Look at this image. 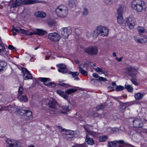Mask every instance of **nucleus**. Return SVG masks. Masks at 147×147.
<instances>
[{
	"label": "nucleus",
	"mask_w": 147,
	"mask_h": 147,
	"mask_svg": "<svg viewBox=\"0 0 147 147\" xmlns=\"http://www.w3.org/2000/svg\"><path fill=\"white\" fill-rule=\"evenodd\" d=\"M96 81H98L97 79L93 78L91 79L90 81V83L94 86H96V84L97 83Z\"/></svg>",
	"instance_id": "nucleus-47"
},
{
	"label": "nucleus",
	"mask_w": 147,
	"mask_h": 147,
	"mask_svg": "<svg viewBox=\"0 0 147 147\" xmlns=\"http://www.w3.org/2000/svg\"><path fill=\"white\" fill-rule=\"evenodd\" d=\"M59 69L58 71L63 74L67 73L69 71L68 69L66 68V66L62 64H59L57 65Z\"/></svg>",
	"instance_id": "nucleus-15"
},
{
	"label": "nucleus",
	"mask_w": 147,
	"mask_h": 147,
	"mask_svg": "<svg viewBox=\"0 0 147 147\" xmlns=\"http://www.w3.org/2000/svg\"><path fill=\"white\" fill-rule=\"evenodd\" d=\"M108 138V137L106 135H102L99 137V140L100 142H105Z\"/></svg>",
	"instance_id": "nucleus-31"
},
{
	"label": "nucleus",
	"mask_w": 147,
	"mask_h": 147,
	"mask_svg": "<svg viewBox=\"0 0 147 147\" xmlns=\"http://www.w3.org/2000/svg\"><path fill=\"white\" fill-rule=\"evenodd\" d=\"M125 88L129 92H132L133 91V88L131 85H125Z\"/></svg>",
	"instance_id": "nucleus-40"
},
{
	"label": "nucleus",
	"mask_w": 147,
	"mask_h": 147,
	"mask_svg": "<svg viewBox=\"0 0 147 147\" xmlns=\"http://www.w3.org/2000/svg\"><path fill=\"white\" fill-rule=\"evenodd\" d=\"M16 28L14 27V26H12V28L11 31L13 32V35L14 36L16 35L17 34L16 33L14 32V31H16Z\"/></svg>",
	"instance_id": "nucleus-52"
},
{
	"label": "nucleus",
	"mask_w": 147,
	"mask_h": 147,
	"mask_svg": "<svg viewBox=\"0 0 147 147\" xmlns=\"http://www.w3.org/2000/svg\"><path fill=\"white\" fill-rule=\"evenodd\" d=\"M79 71L80 73L84 76H87L88 72L84 70L81 66L79 67Z\"/></svg>",
	"instance_id": "nucleus-34"
},
{
	"label": "nucleus",
	"mask_w": 147,
	"mask_h": 147,
	"mask_svg": "<svg viewBox=\"0 0 147 147\" xmlns=\"http://www.w3.org/2000/svg\"><path fill=\"white\" fill-rule=\"evenodd\" d=\"M20 114L23 116V118L26 120L29 119L30 117L32 115V113L31 111L23 109H22L20 112Z\"/></svg>",
	"instance_id": "nucleus-7"
},
{
	"label": "nucleus",
	"mask_w": 147,
	"mask_h": 147,
	"mask_svg": "<svg viewBox=\"0 0 147 147\" xmlns=\"http://www.w3.org/2000/svg\"><path fill=\"white\" fill-rule=\"evenodd\" d=\"M22 3V0H16L14 2H13L11 6V8H15L17 7Z\"/></svg>",
	"instance_id": "nucleus-22"
},
{
	"label": "nucleus",
	"mask_w": 147,
	"mask_h": 147,
	"mask_svg": "<svg viewBox=\"0 0 147 147\" xmlns=\"http://www.w3.org/2000/svg\"><path fill=\"white\" fill-rule=\"evenodd\" d=\"M72 30L70 27L63 28L61 29V34L64 38H67L71 33Z\"/></svg>",
	"instance_id": "nucleus-8"
},
{
	"label": "nucleus",
	"mask_w": 147,
	"mask_h": 147,
	"mask_svg": "<svg viewBox=\"0 0 147 147\" xmlns=\"http://www.w3.org/2000/svg\"><path fill=\"white\" fill-rule=\"evenodd\" d=\"M102 74H103L105 76H107L108 73L107 71H106L105 70L103 69L102 72Z\"/></svg>",
	"instance_id": "nucleus-61"
},
{
	"label": "nucleus",
	"mask_w": 147,
	"mask_h": 147,
	"mask_svg": "<svg viewBox=\"0 0 147 147\" xmlns=\"http://www.w3.org/2000/svg\"><path fill=\"white\" fill-rule=\"evenodd\" d=\"M58 111L57 113H59L66 114V112H68L70 110V107L67 106H58Z\"/></svg>",
	"instance_id": "nucleus-11"
},
{
	"label": "nucleus",
	"mask_w": 147,
	"mask_h": 147,
	"mask_svg": "<svg viewBox=\"0 0 147 147\" xmlns=\"http://www.w3.org/2000/svg\"><path fill=\"white\" fill-rule=\"evenodd\" d=\"M34 15L36 17L42 18H45L47 15L46 13L42 11H38L35 12L34 13Z\"/></svg>",
	"instance_id": "nucleus-19"
},
{
	"label": "nucleus",
	"mask_w": 147,
	"mask_h": 147,
	"mask_svg": "<svg viewBox=\"0 0 147 147\" xmlns=\"http://www.w3.org/2000/svg\"><path fill=\"white\" fill-rule=\"evenodd\" d=\"M99 34V33H98L96 29V30L94 32L93 34V36L94 37L96 38L98 36Z\"/></svg>",
	"instance_id": "nucleus-49"
},
{
	"label": "nucleus",
	"mask_w": 147,
	"mask_h": 147,
	"mask_svg": "<svg viewBox=\"0 0 147 147\" xmlns=\"http://www.w3.org/2000/svg\"><path fill=\"white\" fill-rule=\"evenodd\" d=\"M7 65V63L5 61H0V71L3 70Z\"/></svg>",
	"instance_id": "nucleus-29"
},
{
	"label": "nucleus",
	"mask_w": 147,
	"mask_h": 147,
	"mask_svg": "<svg viewBox=\"0 0 147 147\" xmlns=\"http://www.w3.org/2000/svg\"><path fill=\"white\" fill-rule=\"evenodd\" d=\"M26 54V57L27 58H29V57H30L31 59L32 60V59L33 58V57H32L30 55H29L27 53H25Z\"/></svg>",
	"instance_id": "nucleus-58"
},
{
	"label": "nucleus",
	"mask_w": 147,
	"mask_h": 147,
	"mask_svg": "<svg viewBox=\"0 0 147 147\" xmlns=\"http://www.w3.org/2000/svg\"><path fill=\"white\" fill-rule=\"evenodd\" d=\"M103 69L102 68H100L99 67H97L95 69V71L98 73L100 74H102V72Z\"/></svg>",
	"instance_id": "nucleus-45"
},
{
	"label": "nucleus",
	"mask_w": 147,
	"mask_h": 147,
	"mask_svg": "<svg viewBox=\"0 0 147 147\" xmlns=\"http://www.w3.org/2000/svg\"><path fill=\"white\" fill-rule=\"evenodd\" d=\"M88 13V11L87 8L86 7H84L83 8V15L86 16L87 15Z\"/></svg>",
	"instance_id": "nucleus-46"
},
{
	"label": "nucleus",
	"mask_w": 147,
	"mask_h": 147,
	"mask_svg": "<svg viewBox=\"0 0 147 147\" xmlns=\"http://www.w3.org/2000/svg\"><path fill=\"white\" fill-rule=\"evenodd\" d=\"M125 72L128 75L132 77L137 74L138 69L135 67H129L125 69Z\"/></svg>",
	"instance_id": "nucleus-6"
},
{
	"label": "nucleus",
	"mask_w": 147,
	"mask_h": 147,
	"mask_svg": "<svg viewBox=\"0 0 147 147\" xmlns=\"http://www.w3.org/2000/svg\"><path fill=\"white\" fill-rule=\"evenodd\" d=\"M92 76L94 78H99L100 77L99 75L96 73L93 74Z\"/></svg>",
	"instance_id": "nucleus-57"
},
{
	"label": "nucleus",
	"mask_w": 147,
	"mask_h": 147,
	"mask_svg": "<svg viewBox=\"0 0 147 147\" xmlns=\"http://www.w3.org/2000/svg\"><path fill=\"white\" fill-rule=\"evenodd\" d=\"M113 87L109 86H108L107 87V89L109 90L110 91H112L113 90H114L113 89Z\"/></svg>",
	"instance_id": "nucleus-63"
},
{
	"label": "nucleus",
	"mask_w": 147,
	"mask_h": 147,
	"mask_svg": "<svg viewBox=\"0 0 147 147\" xmlns=\"http://www.w3.org/2000/svg\"><path fill=\"white\" fill-rule=\"evenodd\" d=\"M117 143L118 144H125V142L122 140L114 141L109 142L108 143V145L109 147H117Z\"/></svg>",
	"instance_id": "nucleus-12"
},
{
	"label": "nucleus",
	"mask_w": 147,
	"mask_h": 147,
	"mask_svg": "<svg viewBox=\"0 0 147 147\" xmlns=\"http://www.w3.org/2000/svg\"><path fill=\"white\" fill-rule=\"evenodd\" d=\"M18 100L20 102H27L28 101V99L25 95H21L17 96Z\"/></svg>",
	"instance_id": "nucleus-21"
},
{
	"label": "nucleus",
	"mask_w": 147,
	"mask_h": 147,
	"mask_svg": "<svg viewBox=\"0 0 147 147\" xmlns=\"http://www.w3.org/2000/svg\"><path fill=\"white\" fill-rule=\"evenodd\" d=\"M87 132L88 133V135L93 136L95 137L97 135V133L96 132L93 131L87 130Z\"/></svg>",
	"instance_id": "nucleus-41"
},
{
	"label": "nucleus",
	"mask_w": 147,
	"mask_h": 147,
	"mask_svg": "<svg viewBox=\"0 0 147 147\" xmlns=\"http://www.w3.org/2000/svg\"><path fill=\"white\" fill-rule=\"evenodd\" d=\"M69 6L71 7H74L76 6V4L74 0H69L68 2Z\"/></svg>",
	"instance_id": "nucleus-28"
},
{
	"label": "nucleus",
	"mask_w": 147,
	"mask_h": 147,
	"mask_svg": "<svg viewBox=\"0 0 147 147\" xmlns=\"http://www.w3.org/2000/svg\"><path fill=\"white\" fill-rule=\"evenodd\" d=\"M131 7L133 9L138 12L145 11V3L141 0H134L131 4Z\"/></svg>",
	"instance_id": "nucleus-1"
},
{
	"label": "nucleus",
	"mask_w": 147,
	"mask_h": 147,
	"mask_svg": "<svg viewBox=\"0 0 147 147\" xmlns=\"http://www.w3.org/2000/svg\"><path fill=\"white\" fill-rule=\"evenodd\" d=\"M143 93L138 92L135 94L134 97L135 99L137 100H141L144 96Z\"/></svg>",
	"instance_id": "nucleus-25"
},
{
	"label": "nucleus",
	"mask_w": 147,
	"mask_h": 147,
	"mask_svg": "<svg viewBox=\"0 0 147 147\" xmlns=\"http://www.w3.org/2000/svg\"><path fill=\"white\" fill-rule=\"evenodd\" d=\"M22 69L24 73L23 76H24V80H28L32 78L31 74L26 68L23 67L22 68Z\"/></svg>",
	"instance_id": "nucleus-14"
},
{
	"label": "nucleus",
	"mask_w": 147,
	"mask_h": 147,
	"mask_svg": "<svg viewBox=\"0 0 147 147\" xmlns=\"http://www.w3.org/2000/svg\"><path fill=\"white\" fill-rule=\"evenodd\" d=\"M55 53H51L50 55V57H49L48 55L47 56H46L45 58V59H48L49 58H51L52 59H55V56H56V55H55Z\"/></svg>",
	"instance_id": "nucleus-42"
},
{
	"label": "nucleus",
	"mask_w": 147,
	"mask_h": 147,
	"mask_svg": "<svg viewBox=\"0 0 147 147\" xmlns=\"http://www.w3.org/2000/svg\"><path fill=\"white\" fill-rule=\"evenodd\" d=\"M57 104V101L55 99L50 100L48 103L49 107L50 108L55 109H57L58 107H57L56 106Z\"/></svg>",
	"instance_id": "nucleus-18"
},
{
	"label": "nucleus",
	"mask_w": 147,
	"mask_h": 147,
	"mask_svg": "<svg viewBox=\"0 0 147 147\" xmlns=\"http://www.w3.org/2000/svg\"><path fill=\"white\" fill-rule=\"evenodd\" d=\"M86 142L89 145H92L94 143V141L92 138H90L87 135L86 136Z\"/></svg>",
	"instance_id": "nucleus-23"
},
{
	"label": "nucleus",
	"mask_w": 147,
	"mask_h": 147,
	"mask_svg": "<svg viewBox=\"0 0 147 147\" xmlns=\"http://www.w3.org/2000/svg\"><path fill=\"white\" fill-rule=\"evenodd\" d=\"M59 129H61V133L63 136H64L65 135H66L65 131H67V130L65 129H62L61 126H59Z\"/></svg>",
	"instance_id": "nucleus-48"
},
{
	"label": "nucleus",
	"mask_w": 147,
	"mask_h": 147,
	"mask_svg": "<svg viewBox=\"0 0 147 147\" xmlns=\"http://www.w3.org/2000/svg\"><path fill=\"white\" fill-rule=\"evenodd\" d=\"M6 147H20V143L17 140L11 139H7L5 141Z\"/></svg>",
	"instance_id": "nucleus-3"
},
{
	"label": "nucleus",
	"mask_w": 147,
	"mask_h": 147,
	"mask_svg": "<svg viewBox=\"0 0 147 147\" xmlns=\"http://www.w3.org/2000/svg\"><path fill=\"white\" fill-rule=\"evenodd\" d=\"M87 64H88V63L81 64L79 65V67L80 66H81V67H82V68L86 66Z\"/></svg>",
	"instance_id": "nucleus-62"
},
{
	"label": "nucleus",
	"mask_w": 147,
	"mask_h": 147,
	"mask_svg": "<svg viewBox=\"0 0 147 147\" xmlns=\"http://www.w3.org/2000/svg\"><path fill=\"white\" fill-rule=\"evenodd\" d=\"M57 93L61 96L62 97L65 99H67L68 98V96L63 91L60 90L57 91Z\"/></svg>",
	"instance_id": "nucleus-24"
},
{
	"label": "nucleus",
	"mask_w": 147,
	"mask_h": 147,
	"mask_svg": "<svg viewBox=\"0 0 147 147\" xmlns=\"http://www.w3.org/2000/svg\"><path fill=\"white\" fill-rule=\"evenodd\" d=\"M68 9L67 7L63 5L57 6L56 8L55 12L58 17L63 18L66 17L68 13Z\"/></svg>",
	"instance_id": "nucleus-2"
},
{
	"label": "nucleus",
	"mask_w": 147,
	"mask_h": 147,
	"mask_svg": "<svg viewBox=\"0 0 147 147\" xmlns=\"http://www.w3.org/2000/svg\"><path fill=\"white\" fill-rule=\"evenodd\" d=\"M24 3L26 4H31L38 2L37 0H24Z\"/></svg>",
	"instance_id": "nucleus-26"
},
{
	"label": "nucleus",
	"mask_w": 147,
	"mask_h": 147,
	"mask_svg": "<svg viewBox=\"0 0 147 147\" xmlns=\"http://www.w3.org/2000/svg\"><path fill=\"white\" fill-rule=\"evenodd\" d=\"M11 108L10 109V112H12L15 110L16 109V106H12L11 105Z\"/></svg>",
	"instance_id": "nucleus-53"
},
{
	"label": "nucleus",
	"mask_w": 147,
	"mask_h": 147,
	"mask_svg": "<svg viewBox=\"0 0 147 147\" xmlns=\"http://www.w3.org/2000/svg\"><path fill=\"white\" fill-rule=\"evenodd\" d=\"M26 30L22 29H20V33L25 35Z\"/></svg>",
	"instance_id": "nucleus-56"
},
{
	"label": "nucleus",
	"mask_w": 147,
	"mask_h": 147,
	"mask_svg": "<svg viewBox=\"0 0 147 147\" xmlns=\"http://www.w3.org/2000/svg\"><path fill=\"white\" fill-rule=\"evenodd\" d=\"M68 74H71L73 78H74L79 74V72L78 71L71 72L69 70L67 73Z\"/></svg>",
	"instance_id": "nucleus-36"
},
{
	"label": "nucleus",
	"mask_w": 147,
	"mask_h": 147,
	"mask_svg": "<svg viewBox=\"0 0 147 147\" xmlns=\"http://www.w3.org/2000/svg\"><path fill=\"white\" fill-rule=\"evenodd\" d=\"M86 144L85 143H84L83 144H77L76 146L77 147H85Z\"/></svg>",
	"instance_id": "nucleus-55"
},
{
	"label": "nucleus",
	"mask_w": 147,
	"mask_h": 147,
	"mask_svg": "<svg viewBox=\"0 0 147 147\" xmlns=\"http://www.w3.org/2000/svg\"><path fill=\"white\" fill-rule=\"evenodd\" d=\"M5 48L3 45L0 43V54L3 55L6 53Z\"/></svg>",
	"instance_id": "nucleus-27"
},
{
	"label": "nucleus",
	"mask_w": 147,
	"mask_h": 147,
	"mask_svg": "<svg viewBox=\"0 0 147 147\" xmlns=\"http://www.w3.org/2000/svg\"><path fill=\"white\" fill-rule=\"evenodd\" d=\"M85 52L91 55H97L98 53V48L96 46H90L84 49Z\"/></svg>",
	"instance_id": "nucleus-4"
},
{
	"label": "nucleus",
	"mask_w": 147,
	"mask_h": 147,
	"mask_svg": "<svg viewBox=\"0 0 147 147\" xmlns=\"http://www.w3.org/2000/svg\"><path fill=\"white\" fill-rule=\"evenodd\" d=\"M34 32H32L31 33V35L33 34H37L39 35H44L45 34L46 31L43 30L42 29H35L33 30Z\"/></svg>",
	"instance_id": "nucleus-17"
},
{
	"label": "nucleus",
	"mask_w": 147,
	"mask_h": 147,
	"mask_svg": "<svg viewBox=\"0 0 147 147\" xmlns=\"http://www.w3.org/2000/svg\"><path fill=\"white\" fill-rule=\"evenodd\" d=\"M104 28H105V30H106L107 31L106 32H104V30H102L101 35L103 36H107L108 34V30L107 28L104 27Z\"/></svg>",
	"instance_id": "nucleus-38"
},
{
	"label": "nucleus",
	"mask_w": 147,
	"mask_h": 147,
	"mask_svg": "<svg viewBox=\"0 0 147 147\" xmlns=\"http://www.w3.org/2000/svg\"><path fill=\"white\" fill-rule=\"evenodd\" d=\"M105 107L104 105H101L97 106L96 107V109L97 110H99L100 109H103Z\"/></svg>",
	"instance_id": "nucleus-51"
},
{
	"label": "nucleus",
	"mask_w": 147,
	"mask_h": 147,
	"mask_svg": "<svg viewBox=\"0 0 147 147\" xmlns=\"http://www.w3.org/2000/svg\"><path fill=\"white\" fill-rule=\"evenodd\" d=\"M47 85L49 86L51 85L53 87H54L55 86V84H54L51 83H49L47 84Z\"/></svg>",
	"instance_id": "nucleus-64"
},
{
	"label": "nucleus",
	"mask_w": 147,
	"mask_h": 147,
	"mask_svg": "<svg viewBox=\"0 0 147 147\" xmlns=\"http://www.w3.org/2000/svg\"><path fill=\"white\" fill-rule=\"evenodd\" d=\"M48 37L51 41L54 42L58 41L61 38L60 36L56 32L49 34Z\"/></svg>",
	"instance_id": "nucleus-9"
},
{
	"label": "nucleus",
	"mask_w": 147,
	"mask_h": 147,
	"mask_svg": "<svg viewBox=\"0 0 147 147\" xmlns=\"http://www.w3.org/2000/svg\"><path fill=\"white\" fill-rule=\"evenodd\" d=\"M111 0H103L104 3L110 5L112 4Z\"/></svg>",
	"instance_id": "nucleus-54"
},
{
	"label": "nucleus",
	"mask_w": 147,
	"mask_h": 147,
	"mask_svg": "<svg viewBox=\"0 0 147 147\" xmlns=\"http://www.w3.org/2000/svg\"><path fill=\"white\" fill-rule=\"evenodd\" d=\"M96 29L99 34H101L102 30H104V32H106L107 31L106 30H105V28H104V26H97L96 28Z\"/></svg>",
	"instance_id": "nucleus-30"
},
{
	"label": "nucleus",
	"mask_w": 147,
	"mask_h": 147,
	"mask_svg": "<svg viewBox=\"0 0 147 147\" xmlns=\"http://www.w3.org/2000/svg\"><path fill=\"white\" fill-rule=\"evenodd\" d=\"M136 20L134 18L129 16L126 19L125 24L130 29H133L136 24Z\"/></svg>",
	"instance_id": "nucleus-5"
},
{
	"label": "nucleus",
	"mask_w": 147,
	"mask_h": 147,
	"mask_svg": "<svg viewBox=\"0 0 147 147\" xmlns=\"http://www.w3.org/2000/svg\"><path fill=\"white\" fill-rule=\"evenodd\" d=\"M66 136L65 137L68 140L69 138H72L74 135V132L73 131L71 130H67L65 131Z\"/></svg>",
	"instance_id": "nucleus-20"
},
{
	"label": "nucleus",
	"mask_w": 147,
	"mask_h": 147,
	"mask_svg": "<svg viewBox=\"0 0 147 147\" xmlns=\"http://www.w3.org/2000/svg\"><path fill=\"white\" fill-rule=\"evenodd\" d=\"M131 80L132 83L136 85H137L138 84L136 81V75L132 76Z\"/></svg>",
	"instance_id": "nucleus-39"
},
{
	"label": "nucleus",
	"mask_w": 147,
	"mask_h": 147,
	"mask_svg": "<svg viewBox=\"0 0 147 147\" xmlns=\"http://www.w3.org/2000/svg\"><path fill=\"white\" fill-rule=\"evenodd\" d=\"M77 90L75 88H71L66 90L65 93L68 95H69L73 93Z\"/></svg>",
	"instance_id": "nucleus-33"
},
{
	"label": "nucleus",
	"mask_w": 147,
	"mask_h": 147,
	"mask_svg": "<svg viewBox=\"0 0 147 147\" xmlns=\"http://www.w3.org/2000/svg\"><path fill=\"white\" fill-rule=\"evenodd\" d=\"M23 89L22 85L20 86L18 90V92L17 94V96H19L21 95H22L23 94Z\"/></svg>",
	"instance_id": "nucleus-35"
},
{
	"label": "nucleus",
	"mask_w": 147,
	"mask_h": 147,
	"mask_svg": "<svg viewBox=\"0 0 147 147\" xmlns=\"http://www.w3.org/2000/svg\"><path fill=\"white\" fill-rule=\"evenodd\" d=\"M31 33L32 32H30L26 30L25 35H27L28 36L31 35Z\"/></svg>",
	"instance_id": "nucleus-59"
},
{
	"label": "nucleus",
	"mask_w": 147,
	"mask_h": 147,
	"mask_svg": "<svg viewBox=\"0 0 147 147\" xmlns=\"http://www.w3.org/2000/svg\"><path fill=\"white\" fill-rule=\"evenodd\" d=\"M97 80L99 81H102L103 82H105L107 80L105 78L102 77H99V78L97 79Z\"/></svg>",
	"instance_id": "nucleus-50"
},
{
	"label": "nucleus",
	"mask_w": 147,
	"mask_h": 147,
	"mask_svg": "<svg viewBox=\"0 0 147 147\" xmlns=\"http://www.w3.org/2000/svg\"><path fill=\"white\" fill-rule=\"evenodd\" d=\"M8 49L10 50H13L14 49V47L12 45H9L8 47Z\"/></svg>",
	"instance_id": "nucleus-60"
},
{
	"label": "nucleus",
	"mask_w": 147,
	"mask_h": 147,
	"mask_svg": "<svg viewBox=\"0 0 147 147\" xmlns=\"http://www.w3.org/2000/svg\"><path fill=\"white\" fill-rule=\"evenodd\" d=\"M11 107V105H9L6 106H1V111H9Z\"/></svg>",
	"instance_id": "nucleus-37"
},
{
	"label": "nucleus",
	"mask_w": 147,
	"mask_h": 147,
	"mask_svg": "<svg viewBox=\"0 0 147 147\" xmlns=\"http://www.w3.org/2000/svg\"><path fill=\"white\" fill-rule=\"evenodd\" d=\"M134 127L135 128H140L142 127L144 123L140 119H136L133 121Z\"/></svg>",
	"instance_id": "nucleus-13"
},
{
	"label": "nucleus",
	"mask_w": 147,
	"mask_h": 147,
	"mask_svg": "<svg viewBox=\"0 0 147 147\" xmlns=\"http://www.w3.org/2000/svg\"><path fill=\"white\" fill-rule=\"evenodd\" d=\"M138 36L136 35L134 36L135 40L137 42L139 43L143 44L146 43L147 42V37L146 36H143V38L140 39L138 38Z\"/></svg>",
	"instance_id": "nucleus-16"
},
{
	"label": "nucleus",
	"mask_w": 147,
	"mask_h": 147,
	"mask_svg": "<svg viewBox=\"0 0 147 147\" xmlns=\"http://www.w3.org/2000/svg\"><path fill=\"white\" fill-rule=\"evenodd\" d=\"M122 6L119 5L117 9V16L118 23L119 24H122L123 23V20L122 16Z\"/></svg>",
	"instance_id": "nucleus-10"
},
{
	"label": "nucleus",
	"mask_w": 147,
	"mask_h": 147,
	"mask_svg": "<svg viewBox=\"0 0 147 147\" xmlns=\"http://www.w3.org/2000/svg\"><path fill=\"white\" fill-rule=\"evenodd\" d=\"M137 29L140 34H141L144 32V28L142 26L138 27Z\"/></svg>",
	"instance_id": "nucleus-43"
},
{
	"label": "nucleus",
	"mask_w": 147,
	"mask_h": 147,
	"mask_svg": "<svg viewBox=\"0 0 147 147\" xmlns=\"http://www.w3.org/2000/svg\"><path fill=\"white\" fill-rule=\"evenodd\" d=\"M40 81L44 83L45 84L47 85V84H46V83L48 81H50V79L49 78H38Z\"/></svg>",
	"instance_id": "nucleus-32"
},
{
	"label": "nucleus",
	"mask_w": 147,
	"mask_h": 147,
	"mask_svg": "<svg viewBox=\"0 0 147 147\" xmlns=\"http://www.w3.org/2000/svg\"><path fill=\"white\" fill-rule=\"evenodd\" d=\"M124 88L123 86H116V90L117 91H121L123 90Z\"/></svg>",
	"instance_id": "nucleus-44"
}]
</instances>
